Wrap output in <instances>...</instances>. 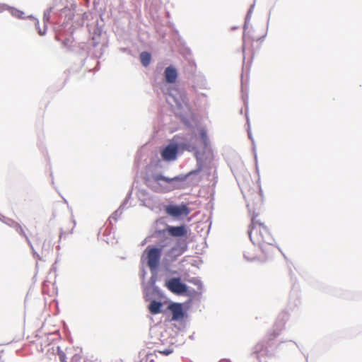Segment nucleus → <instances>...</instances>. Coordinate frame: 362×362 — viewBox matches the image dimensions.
Here are the masks:
<instances>
[{
	"mask_svg": "<svg viewBox=\"0 0 362 362\" xmlns=\"http://www.w3.org/2000/svg\"><path fill=\"white\" fill-rule=\"evenodd\" d=\"M248 233L250 240L258 247L247 249L245 257L249 261H265L275 247V240L270 230L257 216H253Z\"/></svg>",
	"mask_w": 362,
	"mask_h": 362,
	"instance_id": "obj_1",
	"label": "nucleus"
},
{
	"mask_svg": "<svg viewBox=\"0 0 362 362\" xmlns=\"http://www.w3.org/2000/svg\"><path fill=\"white\" fill-rule=\"evenodd\" d=\"M53 245L52 240L49 238H35L33 243H30L34 253L37 254V257L42 259L45 257L53 250Z\"/></svg>",
	"mask_w": 362,
	"mask_h": 362,
	"instance_id": "obj_2",
	"label": "nucleus"
},
{
	"mask_svg": "<svg viewBox=\"0 0 362 362\" xmlns=\"http://www.w3.org/2000/svg\"><path fill=\"white\" fill-rule=\"evenodd\" d=\"M48 346H50V348H49L47 351H49L52 350L54 354H57L61 362H69L72 356H74V353L76 351V349L73 346L66 347L64 349V350H63L56 343H51L48 344Z\"/></svg>",
	"mask_w": 362,
	"mask_h": 362,
	"instance_id": "obj_3",
	"label": "nucleus"
},
{
	"mask_svg": "<svg viewBox=\"0 0 362 362\" xmlns=\"http://www.w3.org/2000/svg\"><path fill=\"white\" fill-rule=\"evenodd\" d=\"M165 211L168 215L177 218L181 216H187L190 214V209L185 204L167 205L165 207Z\"/></svg>",
	"mask_w": 362,
	"mask_h": 362,
	"instance_id": "obj_4",
	"label": "nucleus"
},
{
	"mask_svg": "<svg viewBox=\"0 0 362 362\" xmlns=\"http://www.w3.org/2000/svg\"><path fill=\"white\" fill-rule=\"evenodd\" d=\"M162 250L152 247L146 249L147 264L151 269H156L160 262Z\"/></svg>",
	"mask_w": 362,
	"mask_h": 362,
	"instance_id": "obj_5",
	"label": "nucleus"
},
{
	"mask_svg": "<svg viewBox=\"0 0 362 362\" xmlns=\"http://www.w3.org/2000/svg\"><path fill=\"white\" fill-rule=\"evenodd\" d=\"M165 286L169 291L177 295L184 294L187 291V286L182 284L180 279L177 277H174L167 281Z\"/></svg>",
	"mask_w": 362,
	"mask_h": 362,
	"instance_id": "obj_6",
	"label": "nucleus"
},
{
	"mask_svg": "<svg viewBox=\"0 0 362 362\" xmlns=\"http://www.w3.org/2000/svg\"><path fill=\"white\" fill-rule=\"evenodd\" d=\"M262 45V37L247 38L244 41L243 52H248L251 55H254L255 52L259 50Z\"/></svg>",
	"mask_w": 362,
	"mask_h": 362,
	"instance_id": "obj_7",
	"label": "nucleus"
},
{
	"mask_svg": "<svg viewBox=\"0 0 362 362\" xmlns=\"http://www.w3.org/2000/svg\"><path fill=\"white\" fill-rule=\"evenodd\" d=\"M168 310L172 313L171 321H180L185 317V313L181 303H171L168 305Z\"/></svg>",
	"mask_w": 362,
	"mask_h": 362,
	"instance_id": "obj_8",
	"label": "nucleus"
},
{
	"mask_svg": "<svg viewBox=\"0 0 362 362\" xmlns=\"http://www.w3.org/2000/svg\"><path fill=\"white\" fill-rule=\"evenodd\" d=\"M177 145L175 144H171L163 148V150L161 151V156L165 160H174L177 158Z\"/></svg>",
	"mask_w": 362,
	"mask_h": 362,
	"instance_id": "obj_9",
	"label": "nucleus"
},
{
	"mask_svg": "<svg viewBox=\"0 0 362 362\" xmlns=\"http://www.w3.org/2000/svg\"><path fill=\"white\" fill-rule=\"evenodd\" d=\"M166 230L170 236L176 238L186 236L188 233L187 226L184 225L179 226H168Z\"/></svg>",
	"mask_w": 362,
	"mask_h": 362,
	"instance_id": "obj_10",
	"label": "nucleus"
},
{
	"mask_svg": "<svg viewBox=\"0 0 362 362\" xmlns=\"http://www.w3.org/2000/svg\"><path fill=\"white\" fill-rule=\"evenodd\" d=\"M187 250V243L184 240H177L175 245L170 249V254L175 257L181 255Z\"/></svg>",
	"mask_w": 362,
	"mask_h": 362,
	"instance_id": "obj_11",
	"label": "nucleus"
},
{
	"mask_svg": "<svg viewBox=\"0 0 362 362\" xmlns=\"http://www.w3.org/2000/svg\"><path fill=\"white\" fill-rule=\"evenodd\" d=\"M165 81L169 83L175 82L177 78V73L175 68L172 66H168L164 71Z\"/></svg>",
	"mask_w": 362,
	"mask_h": 362,
	"instance_id": "obj_12",
	"label": "nucleus"
},
{
	"mask_svg": "<svg viewBox=\"0 0 362 362\" xmlns=\"http://www.w3.org/2000/svg\"><path fill=\"white\" fill-rule=\"evenodd\" d=\"M162 303L160 302L153 300L149 305V310L152 314H158L160 313Z\"/></svg>",
	"mask_w": 362,
	"mask_h": 362,
	"instance_id": "obj_13",
	"label": "nucleus"
},
{
	"mask_svg": "<svg viewBox=\"0 0 362 362\" xmlns=\"http://www.w3.org/2000/svg\"><path fill=\"white\" fill-rule=\"evenodd\" d=\"M151 56L150 53H148L147 52H143L140 54V60H141V64L144 66H147L149 65V64L151 62Z\"/></svg>",
	"mask_w": 362,
	"mask_h": 362,
	"instance_id": "obj_14",
	"label": "nucleus"
},
{
	"mask_svg": "<svg viewBox=\"0 0 362 362\" xmlns=\"http://www.w3.org/2000/svg\"><path fill=\"white\" fill-rule=\"evenodd\" d=\"M84 362H112L110 360L105 358H99L94 355L88 356Z\"/></svg>",
	"mask_w": 362,
	"mask_h": 362,
	"instance_id": "obj_15",
	"label": "nucleus"
},
{
	"mask_svg": "<svg viewBox=\"0 0 362 362\" xmlns=\"http://www.w3.org/2000/svg\"><path fill=\"white\" fill-rule=\"evenodd\" d=\"M154 180L157 182L158 181H164L165 182H168V183H170L173 180H177V177H174V178H168V177H164L161 175H156L155 177H154Z\"/></svg>",
	"mask_w": 362,
	"mask_h": 362,
	"instance_id": "obj_16",
	"label": "nucleus"
},
{
	"mask_svg": "<svg viewBox=\"0 0 362 362\" xmlns=\"http://www.w3.org/2000/svg\"><path fill=\"white\" fill-rule=\"evenodd\" d=\"M82 358V356L81 354V351L76 349L74 353V356L69 361V362H81Z\"/></svg>",
	"mask_w": 362,
	"mask_h": 362,
	"instance_id": "obj_17",
	"label": "nucleus"
},
{
	"mask_svg": "<svg viewBox=\"0 0 362 362\" xmlns=\"http://www.w3.org/2000/svg\"><path fill=\"white\" fill-rule=\"evenodd\" d=\"M158 352L165 356H168L173 352V350L170 349H165L163 350H159Z\"/></svg>",
	"mask_w": 362,
	"mask_h": 362,
	"instance_id": "obj_18",
	"label": "nucleus"
},
{
	"mask_svg": "<svg viewBox=\"0 0 362 362\" xmlns=\"http://www.w3.org/2000/svg\"><path fill=\"white\" fill-rule=\"evenodd\" d=\"M200 134H201L202 139V140H203V142H204V144H206V139H207V136H206V131H205V130H204V129H202V130L200 131Z\"/></svg>",
	"mask_w": 362,
	"mask_h": 362,
	"instance_id": "obj_19",
	"label": "nucleus"
},
{
	"mask_svg": "<svg viewBox=\"0 0 362 362\" xmlns=\"http://www.w3.org/2000/svg\"><path fill=\"white\" fill-rule=\"evenodd\" d=\"M16 230H17L20 234L25 235V234H24V231H23V228H22L21 226H19L18 224H16Z\"/></svg>",
	"mask_w": 362,
	"mask_h": 362,
	"instance_id": "obj_20",
	"label": "nucleus"
},
{
	"mask_svg": "<svg viewBox=\"0 0 362 362\" xmlns=\"http://www.w3.org/2000/svg\"><path fill=\"white\" fill-rule=\"evenodd\" d=\"M13 14L18 18H21V15L23 14V12L20 11H15L14 13H13Z\"/></svg>",
	"mask_w": 362,
	"mask_h": 362,
	"instance_id": "obj_21",
	"label": "nucleus"
},
{
	"mask_svg": "<svg viewBox=\"0 0 362 362\" xmlns=\"http://www.w3.org/2000/svg\"><path fill=\"white\" fill-rule=\"evenodd\" d=\"M45 339L42 338V337H39L37 338L36 340H35L33 342L36 343V344H42V341H44Z\"/></svg>",
	"mask_w": 362,
	"mask_h": 362,
	"instance_id": "obj_22",
	"label": "nucleus"
},
{
	"mask_svg": "<svg viewBox=\"0 0 362 362\" xmlns=\"http://www.w3.org/2000/svg\"><path fill=\"white\" fill-rule=\"evenodd\" d=\"M263 346H264V345H263V344H262H262H257V346H256V347H255V349H256V352L259 351L262 349V348L263 349Z\"/></svg>",
	"mask_w": 362,
	"mask_h": 362,
	"instance_id": "obj_23",
	"label": "nucleus"
},
{
	"mask_svg": "<svg viewBox=\"0 0 362 362\" xmlns=\"http://www.w3.org/2000/svg\"><path fill=\"white\" fill-rule=\"evenodd\" d=\"M38 33L40 35H43L45 33V30H44V31H42L41 30H39Z\"/></svg>",
	"mask_w": 362,
	"mask_h": 362,
	"instance_id": "obj_24",
	"label": "nucleus"
},
{
	"mask_svg": "<svg viewBox=\"0 0 362 362\" xmlns=\"http://www.w3.org/2000/svg\"><path fill=\"white\" fill-rule=\"evenodd\" d=\"M62 235H63V233H60V235H59V238H62Z\"/></svg>",
	"mask_w": 362,
	"mask_h": 362,
	"instance_id": "obj_25",
	"label": "nucleus"
},
{
	"mask_svg": "<svg viewBox=\"0 0 362 362\" xmlns=\"http://www.w3.org/2000/svg\"><path fill=\"white\" fill-rule=\"evenodd\" d=\"M1 11V6L0 5V11Z\"/></svg>",
	"mask_w": 362,
	"mask_h": 362,
	"instance_id": "obj_26",
	"label": "nucleus"
}]
</instances>
